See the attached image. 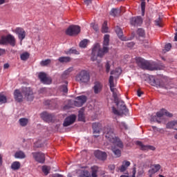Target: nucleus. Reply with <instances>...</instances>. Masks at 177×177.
Masks as SVG:
<instances>
[{
    "label": "nucleus",
    "mask_w": 177,
    "mask_h": 177,
    "mask_svg": "<svg viewBox=\"0 0 177 177\" xmlns=\"http://www.w3.org/2000/svg\"><path fill=\"white\" fill-rule=\"evenodd\" d=\"M110 43V35H105L104 36L103 48L100 49V44L96 43L93 45L91 60L95 62L97 57H103L107 52H109V44Z\"/></svg>",
    "instance_id": "1"
},
{
    "label": "nucleus",
    "mask_w": 177,
    "mask_h": 177,
    "mask_svg": "<svg viewBox=\"0 0 177 177\" xmlns=\"http://www.w3.org/2000/svg\"><path fill=\"white\" fill-rule=\"evenodd\" d=\"M104 136H105L106 140L115 145L120 149H122L124 147V144L118 137L115 136V133H114V129L111 127L106 126L103 129Z\"/></svg>",
    "instance_id": "2"
},
{
    "label": "nucleus",
    "mask_w": 177,
    "mask_h": 177,
    "mask_svg": "<svg viewBox=\"0 0 177 177\" xmlns=\"http://www.w3.org/2000/svg\"><path fill=\"white\" fill-rule=\"evenodd\" d=\"M136 61L138 66H140V67L142 68L150 70V71H154L156 70H164V66L156 62L147 64V61H145V59L140 57H136Z\"/></svg>",
    "instance_id": "3"
},
{
    "label": "nucleus",
    "mask_w": 177,
    "mask_h": 177,
    "mask_svg": "<svg viewBox=\"0 0 177 177\" xmlns=\"http://www.w3.org/2000/svg\"><path fill=\"white\" fill-rule=\"evenodd\" d=\"M150 84L153 86H156V88H162V89H171L174 88V84L167 82L165 78H158L152 77L150 79Z\"/></svg>",
    "instance_id": "4"
},
{
    "label": "nucleus",
    "mask_w": 177,
    "mask_h": 177,
    "mask_svg": "<svg viewBox=\"0 0 177 177\" xmlns=\"http://www.w3.org/2000/svg\"><path fill=\"white\" fill-rule=\"evenodd\" d=\"M116 103V106H118L117 110L115 107H112V111L113 114L115 115H121L123 114L124 115H128L129 114V110L127 109V105H125V102L121 100H118L117 101H115Z\"/></svg>",
    "instance_id": "5"
},
{
    "label": "nucleus",
    "mask_w": 177,
    "mask_h": 177,
    "mask_svg": "<svg viewBox=\"0 0 177 177\" xmlns=\"http://www.w3.org/2000/svg\"><path fill=\"white\" fill-rule=\"evenodd\" d=\"M75 80L80 84H88L91 81V75L86 70H82L75 76Z\"/></svg>",
    "instance_id": "6"
},
{
    "label": "nucleus",
    "mask_w": 177,
    "mask_h": 177,
    "mask_svg": "<svg viewBox=\"0 0 177 177\" xmlns=\"http://www.w3.org/2000/svg\"><path fill=\"white\" fill-rule=\"evenodd\" d=\"M164 115H166V117H169V118L174 117V115L172 113L168 112V111L163 109H161L160 111L157 112L156 115L151 116V121L160 124V122H161V118H162Z\"/></svg>",
    "instance_id": "7"
},
{
    "label": "nucleus",
    "mask_w": 177,
    "mask_h": 177,
    "mask_svg": "<svg viewBox=\"0 0 177 177\" xmlns=\"http://www.w3.org/2000/svg\"><path fill=\"white\" fill-rule=\"evenodd\" d=\"M0 45H10L15 46L16 38L12 35L8 34L6 36H2L0 39Z\"/></svg>",
    "instance_id": "8"
},
{
    "label": "nucleus",
    "mask_w": 177,
    "mask_h": 177,
    "mask_svg": "<svg viewBox=\"0 0 177 177\" xmlns=\"http://www.w3.org/2000/svg\"><path fill=\"white\" fill-rule=\"evenodd\" d=\"M81 32V28L77 25L70 26L66 30V35L73 37V35H78Z\"/></svg>",
    "instance_id": "9"
},
{
    "label": "nucleus",
    "mask_w": 177,
    "mask_h": 177,
    "mask_svg": "<svg viewBox=\"0 0 177 177\" xmlns=\"http://www.w3.org/2000/svg\"><path fill=\"white\" fill-rule=\"evenodd\" d=\"M98 171L99 168L97 166H93L91 167V172L84 170L80 175V177H97Z\"/></svg>",
    "instance_id": "10"
},
{
    "label": "nucleus",
    "mask_w": 177,
    "mask_h": 177,
    "mask_svg": "<svg viewBox=\"0 0 177 177\" xmlns=\"http://www.w3.org/2000/svg\"><path fill=\"white\" fill-rule=\"evenodd\" d=\"M21 93L24 95L25 97L28 102H32L34 100V96L32 95V89H31L30 87H22Z\"/></svg>",
    "instance_id": "11"
},
{
    "label": "nucleus",
    "mask_w": 177,
    "mask_h": 177,
    "mask_svg": "<svg viewBox=\"0 0 177 177\" xmlns=\"http://www.w3.org/2000/svg\"><path fill=\"white\" fill-rule=\"evenodd\" d=\"M32 156L35 158V161L40 164L45 162V154L42 152H32Z\"/></svg>",
    "instance_id": "12"
},
{
    "label": "nucleus",
    "mask_w": 177,
    "mask_h": 177,
    "mask_svg": "<svg viewBox=\"0 0 177 177\" xmlns=\"http://www.w3.org/2000/svg\"><path fill=\"white\" fill-rule=\"evenodd\" d=\"M142 23L143 19L140 16L134 17L130 19V24L131 26H133L134 27H139L142 26Z\"/></svg>",
    "instance_id": "13"
},
{
    "label": "nucleus",
    "mask_w": 177,
    "mask_h": 177,
    "mask_svg": "<svg viewBox=\"0 0 177 177\" xmlns=\"http://www.w3.org/2000/svg\"><path fill=\"white\" fill-rule=\"evenodd\" d=\"M13 32L18 35V38L21 41V44L23 39L26 38V30L22 28H17Z\"/></svg>",
    "instance_id": "14"
},
{
    "label": "nucleus",
    "mask_w": 177,
    "mask_h": 177,
    "mask_svg": "<svg viewBox=\"0 0 177 177\" xmlns=\"http://www.w3.org/2000/svg\"><path fill=\"white\" fill-rule=\"evenodd\" d=\"M75 120H77V117L75 115H71L68 116L66 118H65L64 122V127H70V125H72V124H74L75 122Z\"/></svg>",
    "instance_id": "15"
},
{
    "label": "nucleus",
    "mask_w": 177,
    "mask_h": 177,
    "mask_svg": "<svg viewBox=\"0 0 177 177\" xmlns=\"http://www.w3.org/2000/svg\"><path fill=\"white\" fill-rule=\"evenodd\" d=\"M55 115H53L52 113H49L46 111L41 113V118L44 121H46V122H52L53 121Z\"/></svg>",
    "instance_id": "16"
},
{
    "label": "nucleus",
    "mask_w": 177,
    "mask_h": 177,
    "mask_svg": "<svg viewBox=\"0 0 177 177\" xmlns=\"http://www.w3.org/2000/svg\"><path fill=\"white\" fill-rule=\"evenodd\" d=\"M160 169H161V165H160L159 164L152 165L151 166V169L148 171L149 176L153 177V175H154V174H157V172H158Z\"/></svg>",
    "instance_id": "17"
},
{
    "label": "nucleus",
    "mask_w": 177,
    "mask_h": 177,
    "mask_svg": "<svg viewBox=\"0 0 177 177\" xmlns=\"http://www.w3.org/2000/svg\"><path fill=\"white\" fill-rule=\"evenodd\" d=\"M94 154L96 158L100 160L101 161H105V160H107V153H106V152L97 150L94 152Z\"/></svg>",
    "instance_id": "18"
},
{
    "label": "nucleus",
    "mask_w": 177,
    "mask_h": 177,
    "mask_svg": "<svg viewBox=\"0 0 177 177\" xmlns=\"http://www.w3.org/2000/svg\"><path fill=\"white\" fill-rule=\"evenodd\" d=\"M39 78L43 84H46L49 85V84L52 83V80L46 77V73L44 72H41L39 73Z\"/></svg>",
    "instance_id": "19"
},
{
    "label": "nucleus",
    "mask_w": 177,
    "mask_h": 177,
    "mask_svg": "<svg viewBox=\"0 0 177 177\" xmlns=\"http://www.w3.org/2000/svg\"><path fill=\"white\" fill-rule=\"evenodd\" d=\"M136 145H138V146H140V149L143 150L144 151H149V150H152L153 151V150H156V147H154L153 146L145 145L140 141H137Z\"/></svg>",
    "instance_id": "20"
},
{
    "label": "nucleus",
    "mask_w": 177,
    "mask_h": 177,
    "mask_svg": "<svg viewBox=\"0 0 177 177\" xmlns=\"http://www.w3.org/2000/svg\"><path fill=\"white\" fill-rule=\"evenodd\" d=\"M14 99L15 102H17L18 103H21V102H23V94L21 93V91H20V90H15Z\"/></svg>",
    "instance_id": "21"
},
{
    "label": "nucleus",
    "mask_w": 177,
    "mask_h": 177,
    "mask_svg": "<svg viewBox=\"0 0 177 177\" xmlns=\"http://www.w3.org/2000/svg\"><path fill=\"white\" fill-rule=\"evenodd\" d=\"M115 31L120 39L121 41H128V38L124 37V33L122 32V29L120 28L119 26H116L115 28Z\"/></svg>",
    "instance_id": "22"
},
{
    "label": "nucleus",
    "mask_w": 177,
    "mask_h": 177,
    "mask_svg": "<svg viewBox=\"0 0 177 177\" xmlns=\"http://www.w3.org/2000/svg\"><path fill=\"white\" fill-rule=\"evenodd\" d=\"M93 89L94 91V93L95 95H97V93H100V92H102V89H103V86L102 85V83L99 82H95L94 83V86L93 87Z\"/></svg>",
    "instance_id": "23"
},
{
    "label": "nucleus",
    "mask_w": 177,
    "mask_h": 177,
    "mask_svg": "<svg viewBox=\"0 0 177 177\" xmlns=\"http://www.w3.org/2000/svg\"><path fill=\"white\" fill-rule=\"evenodd\" d=\"M102 129V124L100 123H93V133H100Z\"/></svg>",
    "instance_id": "24"
},
{
    "label": "nucleus",
    "mask_w": 177,
    "mask_h": 177,
    "mask_svg": "<svg viewBox=\"0 0 177 177\" xmlns=\"http://www.w3.org/2000/svg\"><path fill=\"white\" fill-rule=\"evenodd\" d=\"M129 165H131V162L128 160H124L120 168V172H125L126 169H128V167H129Z\"/></svg>",
    "instance_id": "25"
},
{
    "label": "nucleus",
    "mask_w": 177,
    "mask_h": 177,
    "mask_svg": "<svg viewBox=\"0 0 177 177\" xmlns=\"http://www.w3.org/2000/svg\"><path fill=\"white\" fill-rule=\"evenodd\" d=\"M121 73H122L121 68H116L115 70L111 71V75H113L114 78H118L121 75Z\"/></svg>",
    "instance_id": "26"
},
{
    "label": "nucleus",
    "mask_w": 177,
    "mask_h": 177,
    "mask_svg": "<svg viewBox=\"0 0 177 177\" xmlns=\"http://www.w3.org/2000/svg\"><path fill=\"white\" fill-rule=\"evenodd\" d=\"M74 70V68L73 67H70L68 69H66L62 75V77L64 80H66V78L68 77V75H70L71 73L73 72V71Z\"/></svg>",
    "instance_id": "27"
},
{
    "label": "nucleus",
    "mask_w": 177,
    "mask_h": 177,
    "mask_svg": "<svg viewBox=\"0 0 177 177\" xmlns=\"http://www.w3.org/2000/svg\"><path fill=\"white\" fill-rule=\"evenodd\" d=\"M121 13V10L120 8H112L110 12L111 16L115 17L116 16H120Z\"/></svg>",
    "instance_id": "28"
},
{
    "label": "nucleus",
    "mask_w": 177,
    "mask_h": 177,
    "mask_svg": "<svg viewBox=\"0 0 177 177\" xmlns=\"http://www.w3.org/2000/svg\"><path fill=\"white\" fill-rule=\"evenodd\" d=\"M21 127H27L28 125V119L26 118H21L18 121Z\"/></svg>",
    "instance_id": "29"
},
{
    "label": "nucleus",
    "mask_w": 177,
    "mask_h": 177,
    "mask_svg": "<svg viewBox=\"0 0 177 177\" xmlns=\"http://www.w3.org/2000/svg\"><path fill=\"white\" fill-rule=\"evenodd\" d=\"M15 158L23 160V158H26V153L23 151H18L15 153Z\"/></svg>",
    "instance_id": "30"
},
{
    "label": "nucleus",
    "mask_w": 177,
    "mask_h": 177,
    "mask_svg": "<svg viewBox=\"0 0 177 177\" xmlns=\"http://www.w3.org/2000/svg\"><path fill=\"white\" fill-rule=\"evenodd\" d=\"M20 162L19 161H15L13 162L11 165V169H12L13 171H17V169H20Z\"/></svg>",
    "instance_id": "31"
},
{
    "label": "nucleus",
    "mask_w": 177,
    "mask_h": 177,
    "mask_svg": "<svg viewBox=\"0 0 177 177\" xmlns=\"http://www.w3.org/2000/svg\"><path fill=\"white\" fill-rule=\"evenodd\" d=\"M76 100L79 101L82 103V105L84 106L85 103H86V96L85 95H80L76 97Z\"/></svg>",
    "instance_id": "32"
},
{
    "label": "nucleus",
    "mask_w": 177,
    "mask_h": 177,
    "mask_svg": "<svg viewBox=\"0 0 177 177\" xmlns=\"http://www.w3.org/2000/svg\"><path fill=\"white\" fill-rule=\"evenodd\" d=\"M71 60V58H70V57H61L58 58L59 63H68Z\"/></svg>",
    "instance_id": "33"
},
{
    "label": "nucleus",
    "mask_w": 177,
    "mask_h": 177,
    "mask_svg": "<svg viewBox=\"0 0 177 177\" xmlns=\"http://www.w3.org/2000/svg\"><path fill=\"white\" fill-rule=\"evenodd\" d=\"M66 55H80V51L75 48H71L66 52Z\"/></svg>",
    "instance_id": "34"
},
{
    "label": "nucleus",
    "mask_w": 177,
    "mask_h": 177,
    "mask_svg": "<svg viewBox=\"0 0 177 177\" xmlns=\"http://www.w3.org/2000/svg\"><path fill=\"white\" fill-rule=\"evenodd\" d=\"M88 42H89V40L87 39H84L82 40L80 42V47L83 48H86V46H88Z\"/></svg>",
    "instance_id": "35"
},
{
    "label": "nucleus",
    "mask_w": 177,
    "mask_h": 177,
    "mask_svg": "<svg viewBox=\"0 0 177 177\" xmlns=\"http://www.w3.org/2000/svg\"><path fill=\"white\" fill-rule=\"evenodd\" d=\"M117 125H118L120 129H128V125H127L126 122H118Z\"/></svg>",
    "instance_id": "36"
},
{
    "label": "nucleus",
    "mask_w": 177,
    "mask_h": 177,
    "mask_svg": "<svg viewBox=\"0 0 177 177\" xmlns=\"http://www.w3.org/2000/svg\"><path fill=\"white\" fill-rule=\"evenodd\" d=\"M111 92L113 93V97L115 100V102L118 100V93H117V88H114V87L111 89Z\"/></svg>",
    "instance_id": "37"
},
{
    "label": "nucleus",
    "mask_w": 177,
    "mask_h": 177,
    "mask_svg": "<svg viewBox=\"0 0 177 177\" xmlns=\"http://www.w3.org/2000/svg\"><path fill=\"white\" fill-rule=\"evenodd\" d=\"M114 76L111 75L109 77V86L110 89L113 91V88H115V85L114 84Z\"/></svg>",
    "instance_id": "38"
},
{
    "label": "nucleus",
    "mask_w": 177,
    "mask_h": 177,
    "mask_svg": "<svg viewBox=\"0 0 177 177\" xmlns=\"http://www.w3.org/2000/svg\"><path fill=\"white\" fill-rule=\"evenodd\" d=\"M112 151L115 156V157H121V150L117 149V148H112Z\"/></svg>",
    "instance_id": "39"
},
{
    "label": "nucleus",
    "mask_w": 177,
    "mask_h": 177,
    "mask_svg": "<svg viewBox=\"0 0 177 177\" xmlns=\"http://www.w3.org/2000/svg\"><path fill=\"white\" fill-rule=\"evenodd\" d=\"M64 85H62L60 86V91H62V92H63L64 93H67L68 92V88H67V82H65Z\"/></svg>",
    "instance_id": "40"
},
{
    "label": "nucleus",
    "mask_w": 177,
    "mask_h": 177,
    "mask_svg": "<svg viewBox=\"0 0 177 177\" xmlns=\"http://www.w3.org/2000/svg\"><path fill=\"white\" fill-rule=\"evenodd\" d=\"M102 32H109V27H107V21H104L102 27Z\"/></svg>",
    "instance_id": "41"
},
{
    "label": "nucleus",
    "mask_w": 177,
    "mask_h": 177,
    "mask_svg": "<svg viewBox=\"0 0 177 177\" xmlns=\"http://www.w3.org/2000/svg\"><path fill=\"white\" fill-rule=\"evenodd\" d=\"M49 171H50V167H48L46 165L42 167V172H44L45 175H48L49 174Z\"/></svg>",
    "instance_id": "42"
},
{
    "label": "nucleus",
    "mask_w": 177,
    "mask_h": 177,
    "mask_svg": "<svg viewBox=\"0 0 177 177\" xmlns=\"http://www.w3.org/2000/svg\"><path fill=\"white\" fill-rule=\"evenodd\" d=\"M21 60L26 61L28 57H30V54L28 53H24L20 55Z\"/></svg>",
    "instance_id": "43"
},
{
    "label": "nucleus",
    "mask_w": 177,
    "mask_h": 177,
    "mask_svg": "<svg viewBox=\"0 0 177 177\" xmlns=\"http://www.w3.org/2000/svg\"><path fill=\"white\" fill-rule=\"evenodd\" d=\"M162 21L161 19V17H158L156 20H155V25L158 27H162Z\"/></svg>",
    "instance_id": "44"
},
{
    "label": "nucleus",
    "mask_w": 177,
    "mask_h": 177,
    "mask_svg": "<svg viewBox=\"0 0 177 177\" xmlns=\"http://www.w3.org/2000/svg\"><path fill=\"white\" fill-rule=\"evenodd\" d=\"M166 128L167 129H174V121H171L167 123Z\"/></svg>",
    "instance_id": "45"
},
{
    "label": "nucleus",
    "mask_w": 177,
    "mask_h": 177,
    "mask_svg": "<svg viewBox=\"0 0 177 177\" xmlns=\"http://www.w3.org/2000/svg\"><path fill=\"white\" fill-rule=\"evenodd\" d=\"M78 120L80 121H85V116H84V113L82 111H79Z\"/></svg>",
    "instance_id": "46"
},
{
    "label": "nucleus",
    "mask_w": 177,
    "mask_h": 177,
    "mask_svg": "<svg viewBox=\"0 0 177 177\" xmlns=\"http://www.w3.org/2000/svg\"><path fill=\"white\" fill-rule=\"evenodd\" d=\"M146 8V2H141V10H142V16H145V9Z\"/></svg>",
    "instance_id": "47"
},
{
    "label": "nucleus",
    "mask_w": 177,
    "mask_h": 177,
    "mask_svg": "<svg viewBox=\"0 0 177 177\" xmlns=\"http://www.w3.org/2000/svg\"><path fill=\"white\" fill-rule=\"evenodd\" d=\"M50 59H47L45 60H43L40 62L41 66H48V64H50Z\"/></svg>",
    "instance_id": "48"
},
{
    "label": "nucleus",
    "mask_w": 177,
    "mask_h": 177,
    "mask_svg": "<svg viewBox=\"0 0 177 177\" xmlns=\"http://www.w3.org/2000/svg\"><path fill=\"white\" fill-rule=\"evenodd\" d=\"M137 32L140 37H145V30H143L142 28H139Z\"/></svg>",
    "instance_id": "49"
},
{
    "label": "nucleus",
    "mask_w": 177,
    "mask_h": 177,
    "mask_svg": "<svg viewBox=\"0 0 177 177\" xmlns=\"http://www.w3.org/2000/svg\"><path fill=\"white\" fill-rule=\"evenodd\" d=\"M0 103H6V96L0 94Z\"/></svg>",
    "instance_id": "50"
},
{
    "label": "nucleus",
    "mask_w": 177,
    "mask_h": 177,
    "mask_svg": "<svg viewBox=\"0 0 177 177\" xmlns=\"http://www.w3.org/2000/svg\"><path fill=\"white\" fill-rule=\"evenodd\" d=\"M171 48H172V45L169 43H168L167 44H166L165 46V50L166 52H169V50H171Z\"/></svg>",
    "instance_id": "51"
},
{
    "label": "nucleus",
    "mask_w": 177,
    "mask_h": 177,
    "mask_svg": "<svg viewBox=\"0 0 177 177\" xmlns=\"http://www.w3.org/2000/svg\"><path fill=\"white\" fill-rule=\"evenodd\" d=\"M91 27L93 28L94 31H99V27L97 26V25L95 24L94 23H92L91 24Z\"/></svg>",
    "instance_id": "52"
},
{
    "label": "nucleus",
    "mask_w": 177,
    "mask_h": 177,
    "mask_svg": "<svg viewBox=\"0 0 177 177\" xmlns=\"http://www.w3.org/2000/svg\"><path fill=\"white\" fill-rule=\"evenodd\" d=\"M74 105H75L76 107H81L82 106H83V105H82V103H81L80 101H78V100H77L74 102Z\"/></svg>",
    "instance_id": "53"
},
{
    "label": "nucleus",
    "mask_w": 177,
    "mask_h": 177,
    "mask_svg": "<svg viewBox=\"0 0 177 177\" xmlns=\"http://www.w3.org/2000/svg\"><path fill=\"white\" fill-rule=\"evenodd\" d=\"M105 67H106V73H109V71H110V67H111V66H110V63H109V62H106Z\"/></svg>",
    "instance_id": "54"
},
{
    "label": "nucleus",
    "mask_w": 177,
    "mask_h": 177,
    "mask_svg": "<svg viewBox=\"0 0 177 177\" xmlns=\"http://www.w3.org/2000/svg\"><path fill=\"white\" fill-rule=\"evenodd\" d=\"M127 46L128 48H133V46H135V43L131 41V42H128L127 43Z\"/></svg>",
    "instance_id": "55"
},
{
    "label": "nucleus",
    "mask_w": 177,
    "mask_h": 177,
    "mask_svg": "<svg viewBox=\"0 0 177 177\" xmlns=\"http://www.w3.org/2000/svg\"><path fill=\"white\" fill-rule=\"evenodd\" d=\"M92 1L93 0H84V3L87 6H89V5H91V3H92Z\"/></svg>",
    "instance_id": "56"
},
{
    "label": "nucleus",
    "mask_w": 177,
    "mask_h": 177,
    "mask_svg": "<svg viewBox=\"0 0 177 177\" xmlns=\"http://www.w3.org/2000/svg\"><path fill=\"white\" fill-rule=\"evenodd\" d=\"M109 169L111 171H114V169H115V165H109Z\"/></svg>",
    "instance_id": "57"
},
{
    "label": "nucleus",
    "mask_w": 177,
    "mask_h": 177,
    "mask_svg": "<svg viewBox=\"0 0 177 177\" xmlns=\"http://www.w3.org/2000/svg\"><path fill=\"white\" fill-rule=\"evenodd\" d=\"M173 125L174 127V129L177 131V120H173Z\"/></svg>",
    "instance_id": "58"
},
{
    "label": "nucleus",
    "mask_w": 177,
    "mask_h": 177,
    "mask_svg": "<svg viewBox=\"0 0 177 177\" xmlns=\"http://www.w3.org/2000/svg\"><path fill=\"white\" fill-rule=\"evenodd\" d=\"M173 125L174 127V129L177 131V120H173Z\"/></svg>",
    "instance_id": "59"
},
{
    "label": "nucleus",
    "mask_w": 177,
    "mask_h": 177,
    "mask_svg": "<svg viewBox=\"0 0 177 177\" xmlns=\"http://www.w3.org/2000/svg\"><path fill=\"white\" fill-rule=\"evenodd\" d=\"M136 167H133V174H132L131 177H136Z\"/></svg>",
    "instance_id": "60"
},
{
    "label": "nucleus",
    "mask_w": 177,
    "mask_h": 177,
    "mask_svg": "<svg viewBox=\"0 0 177 177\" xmlns=\"http://www.w3.org/2000/svg\"><path fill=\"white\" fill-rule=\"evenodd\" d=\"M142 93H143L142 91H140V90H138L137 91V95H138V97H140V96H142Z\"/></svg>",
    "instance_id": "61"
},
{
    "label": "nucleus",
    "mask_w": 177,
    "mask_h": 177,
    "mask_svg": "<svg viewBox=\"0 0 177 177\" xmlns=\"http://www.w3.org/2000/svg\"><path fill=\"white\" fill-rule=\"evenodd\" d=\"M5 53V49L0 48V56H2Z\"/></svg>",
    "instance_id": "62"
},
{
    "label": "nucleus",
    "mask_w": 177,
    "mask_h": 177,
    "mask_svg": "<svg viewBox=\"0 0 177 177\" xmlns=\"http://www.w3.org/2000/svg\"><path fill=\"white\" fill-rule=\"evenodd\" d=\"M3 68H9V64H5L3 65Z\"/></svg>",
    "instance_id": "63"
},
{
    "label": "nucleus",
    "mask_w": 177,
    "mask_h": 177,
    "mask_svg": "<svg viewBox=\"0 0 177 177\" xmlns=\"http://www.w3.org/2000/svg\"><path fill=\"white\" fill-rule=\"evenodd\" d=\"M54 177H63L62 174H55Z\"/></svg>",
    "instance_id": "64"
}]
</instances>
